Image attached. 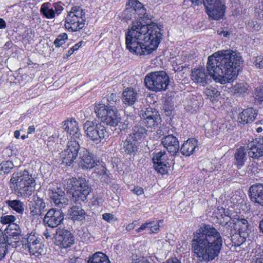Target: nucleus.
I'll use <instances>...</instances> for the list:
<instances>
[{"instance_id": "obj_1", "label": "nucleus", "mask_w": 263, "mask_h": 263, "mask_svg": "<svg viewBox=\"0 0 263 263\" xmlns=\"http://www.w3.org/2000/svg\"><path fill=\"white\" fill-rule=\"evenodd\" d=\"M220 233L213 226L202 224L193 233L191 241L194 259L200 263H209L217 258L222 248Z\"/></svg>"}, {"instance_id": "obj_2", "label": "nucleus", "mask_w": 263, "mask_h": 263, "mask_svg": "<svg viewBox=\"0 0 263 263\" xmlns=\"http://www.w3.org/2000/svg\"><path fill=\"white\" fill-rule=\"evenodd\" d=\"M160 28L156 24H145L133 22L126 33V45L129 51L137 55H147L155 50L161 40Z\"/></svg>"}, {"instance_id": "obj_3", "label": "nucleus", "mask_w": 263, "mask_h": 263, "mask_svg": "<svg viewBox=\"0 0 263 263\" xmlns=\"http://www.w3.org/2000/svg\"><path fill=\"white\" fill-rule=\"evenodd\" d=\"M242 62L239 52L230 49L221 50L208 57L206 70L216 82L230 83L237 77V68Z\"/></svg>"}, {"instance_id": "obj_4", "label": "nucleus", "mask_w": 263, "mask_h": 263, "mask_svg": "<svg viewBox=\"0 0 263 263\" xmlns=\"http://www.w3.org/2000/svg\"><path fill=\"white\" fill-rule=\"evenodd\" d=\"M10 185L16 194L26 198L35 191L36 182L32 175L27 171L24 170L12 174Z\"/></svg>"}, {"instance_id": "obj_5", "label": "nucleus", "mask_w": 263, "mask_h": 263, "mask_svg": "<svg viewBox=\"0 0 263 263\" xmlns=\"http://www.w3.org/2000/svg\"><path fill=\"white\" fill-rule=\"evenodd\" d=\"M145 86L150 90L157 92L166 90L170 84V78L164 71L152 72L145 77Z\"/></svg>"}, {"instance_id": "obj_6", "label": "nucleus", "mask_w": 263, "mask_h": 263, "mask_svg": "<svg viewBox=\"0 0 263 263\" xmlns=\"http://www.w3.org/2000/svg\"><path fill=\"white\" fill-rule=\"evenodd\" d=\"M95 112L98 118L101 119L100 124L115 127L121 122V118L115 109L108 107L103 103H96Z\"/></svg>"}, {"instance_id": "obj_7", "label": "nucleus", "mask_w": 263, "mask_h": 263, "mask_svg": "<svg viewBox=\"0 0 263 263\" xmlns=\"http://www.w3.org/2000/svg\"><path fill=\"white\" fill-rule=\"evenodd\" d=\"M70 183H72V187L74 190L72 193V200L79 204L84 202L87 196L91 192V187L85 179H76L72 178L70 179Z\"/></svg>"}, {"instance_id": "obj_8", "label": "nucleus", "mask_w": 263, "mask_h": 263, "mask_svg": "<svg viewBox=\"0 0 263 263\" xmlns=\"http://www.w3.org/2000/svg\"><path fill=\"white\" fill-rule=\"evenodd\" d=\"M84 129L87 137L92 142L99 144L105 138L106 133L104 125L87 121L84 125Z\"/></svg>"}, {"instance_id": "obj_9", "label": "nucleus", "mask_w": 263, "mask_h": 263, "mask_svg": "<svg viewBox=\"0 0 263 263\" xmlns=\"http://www.w3.org/2000/svg\"><path fill=\"white\" fill-rule=\"evenodd\" d=\"M141 123L147 127H154L161 122L160 115L156 109L148 107L142 110L140 114Z\"/></svg>"}, {"instance_id": "obj_10", "label": "nucleus", "mask_w": 263, "mask_h": 263, "mask_svg": "<svg viewBox=\"0 0 263 263\" xmlns=\"http://www.w3.org/2000/svg\"><path fill=\"white\" fill-rule=\"evenodd\" d=\"M152 160L154 168L158 173L163 175L167 172V168L171 166V163L165 151L154 152Z\"/></svg>"}, {"instance_id": "obj_11", "label": "nucleus", "mask_w": 263, "mask_h": 263, "mask_svg": "<svg viewBox=\"0 0 263 263\" xmlns=\"http://www.w3.org/2000/svg\"><path fill=\"white\" fill-rule=\"evenodd\" d=\"M80 149L79 142L71 140L67 143V148L62 152V163L70 166L78 157Z\"/></svg>"}, {"instance_id": "obj_12", "label": "nucleus", "mask_w": 263, "mask_h": 263, "mask_svg": "<svg viewBox=\"0 0 263 263\" xmlns=\"http://www.w3.org/2000/svg\"><path fill=\"white\" fill-rule=\"evenodd\" d=\"M126 6L123 13L126 20L131 19L136 14H137L138 17H142V15L145 13V9L137 0H129Z\"/></svg>"}, {"instance_id": "obj_13", "label": "nucleus", "mask_w": 263, "mask_h": 263, "mask_svg": "<svg viewBox=\"0 0 263 263\" xmlns=\"http://www.w3.org/2000/svg\"><path fill=\"white\" fill-rule=\"evenodd\" d=\"M49 195L52 202L58 208H64L69 204V200L65 197L64 192L60 187L50 189Z\"/></svg>"}, {"instance_id": "obj_14", "label": "nucleus", "mask_w": 263, "mask_h": 263, "mask_svg": "<svg viewBox=\"0 0 263 263\" xmlns=\"http://www.w3.org/2000/svg\"><path fill=\"white\" fill-rule=\"evenodd\" d=\"M64 219V214L61 210L50 209L44 217L43 222L46 226L55 228L61 224Z\"/></svg>"}, {"instance_id": "obj_15", "label": "nucleus", "mask_w": 263, "mask_h": 263, "mask_svg": "<svg viewBox=\"0 0 263 263\" xmlns=\"http://www.w3.org/2000/svg\"><path fill=\"white\" fill-rule=\"evenodd\" d=\"M11 231L7 237L6 242L7 252L8 249L11 247L13 248H16L22 245L21 241V231L18 224H13L10 226Z\"/></svg>"}, {"instance_id": "obj_16", "label": "nucleus", "mask_w": 263, "mask_h": 263, "mask_svg": "<svg viewBox=\"0 0 263 263\" xmlns=\"http://www.w3.org/2000/svg\"><path fill=\"white\" fill-rule=\"evenodd\" d=\"M30 214L34 216H40L45 210L46 203L41 195L36 193L29 202Z\"/></svg>"}, {"instance_id": "obj_17", "label": "nucleus", "mask_w": 263, "mask_h": 263, "mask_svg": "<svg viewBox=\"0 0 263 263\" xmlns=\"http://www.w3.org/2000/svg\"><path fill=\"white\" fill-rule=\"evenodd\" d=\"M248 155L254 159H259L263 156V138H256L248 143Z\"/></svg>"}, {"instance_id": "obj_18", "label": "nucleus", "mask_w": 263, "mask_h": 263, "mask_svg": "<svg viewBox=\"0 0 263 263\" xmlns=\"http://www.w3.org/2000/svg\"><path fill=\"white\" fill-rule=\"evenodd\" d=\"M56 241L62 248H67L74 243V237L67 230H60L57 232Z\"/></svg>"}, {"instance_id": "obj_19", "label": "nucleus", "mask_w": 263, "mask_h": 263, "mask_svg": "<svg viewBox=\"0 0 263 263\" xmlns=\"http://www.w3.org/2000/svg\"><path fill=\"white\" fill-rule=\"evenodd\" d=\"M74 15L68 14L65 20V28L72 32L78 31L82 29L86 21L84 18L76 17Z\"/></svg>"}, {"instance_id": "obj_20", "label": "nucleus", "mask_w": 263, "mask_h": 263, "mask_svg": "<svg viewBox=\"0 0 263 263\" xmlns=\"http://www.w3.org/2000/svg\"><path fill=\"white\" fill-rule=\"evenodd\" d=\"M191 77V79L195 83L201 86H204L209 83L211 81V78H213V76L209 72L207 74L205 69L202 68L192 70Z\"/></svg>"}, {"instance_id": "obj_21", "label": "nucleus", "mask_w": 263, "mask_h": 263, "mask_svg": "<svg viewBox=\"0 0 263 263\" xmlns=\"http://www.w3.org/2000/svg\"><path fill=\"white\" fill-rule=\"evenodd\" d=\"M161 143L173 156L176 155L179 150L178 140L172 134L163 137L161 139Z\"/></svg>"}, {"instance_id": "obj_22", "label": "nucleus", "mask_w": 263, "mask_h": 263, "mask_svg": "<svg viewBox=\"0 0 263 263\" xmlns=\"http://www.w3.org/2000/svg\"><path fill=\"white\" fill-rule=\"evenodd\" d=\"M249 196L252 202L263 206V184L252 185L249 189Z\"/></svg>"}, {"instance_id": "obj_23", "label": "nucleus", "mask_w": 263, "mask_h": 263, "mask_svg": "<svg viewBox=\"0 0 263 263\" xmlns=\"http://www.w3.org/2000/svg\"><path fill=\"white\" fill-rule=\"evenodd\" d=\"M27 241V248L31 254L38 256L44 253V245L35 235H30L28 236Z\"/></svg>"}, {"instance_id": "obj_24", "label": "nucleus", "mask_w": 263, "mask_h": 263, "mask_svg": "<svg viewBox=\"0 0 263 263\" xmlns=\"http://www.w3.org/2000/svg\"><path fill=\"white\" fill-rule=\"evenodd\" d=\"M62 128L71 135L74 140L80 138L82 136L78 127V123L74 119L71 118L63 122Z\"/></svg>"}, {"instance_id": "obj_25", "label": "nucleus", "mask_w": 263, "mask_h": 263, "mask_svg": "<svg viewBox=\"0 0 263 263\" xmlns=\"http://www.w3.org/2000/svg\"><path fill=\"white\" fill-rule=\"evenodd\" d=\"M257 116L256 110L251 107L248 108L239 114L238 120L242 124H249L255 121Z\"/></svg>"}, {"instance_id": "obj_26", "label": "nucleus", "mask_w": 263, "mask_h": 263, "mask_svg": "<svg viewBox=\"0 0 263 263\" xmlns=\"http://www.w3.org/2000/svg\"><path fill=\"white\" fill-rule=\"evenodd\" d=\"M80 158L81 159L80 163L83 169L90 170L97 165L87 149L83 148L81 151Z\"/></svg>"}, {"instance_id": "obj_27", "label": "nucleus", "mask_w": 263, "mask_h": 263, "mask_svg": "<svg viewBox=\"0 0 263 263\" xmlns=\"http://www.w3.org/2000/svg\"><path fill=\"white\" fill-rule=\"evenodd\" d=\"M138 98L137 91L132 87L126 88L122 92V101L127 106L134 105Z\"/></svg>"}, {"instance_id": "obj_28", "label": "nucleus", "mask_w": 263, "mask_h": 263, "mask_svg": "<svg viewBox=\"0 0 263 263\" xmlns=\"http://www.w3.org/2000/svg\"><path fill=\"white\" fill-rule=\"evenodd\" d=\"M121 149L128 155H135L138 150V142L131 135H128L121 144Z\"/></svg>"}, {"instance_id": "obj_29", "label": "nucleus", "mask_w": 263, "mask_h": 263, "mask_svg": "<svg viewBox=\"0 0 263 263\" xmlns=\"http://www.w3.org/2000/svg\"><path fill=\"white\" fill-rule=\"evenodd\" d=\"M163 220H159L157 221H146L143 223L140 227L136 230L137 233H139L144 230L149 229L150 230L149 234L158 233L159 231L160 224H162Z\"/></svg>"}, {"instance_id": "obj_30", "label": "nucleus", "mask_w": 263, "mask_h": 263, "mask_svg": "<svg viewBox=\"0 0 263 263\" xmlns=\"http://www.w3.org/2000/svg\"><path fill=\"white\" fill-rule=\"evenodd\" d=\"M205 9L210 17L213 20H218L223 17L225 8L224 5L219 4L216 5V6L211 8H205Z\"/></svg>"}, {"instance_id": "obj_31", "label": "nucleus", "mask_w": 263, "mask_h": 263, "mask_svg": "<svg viewBox=\"0 0 263 263\" xmlns=\"http://www.w3.org/2000/svg\"><path fill=\"white\" fill-rule=\"evenodd\" d=\"M197 145V140L194 138L189 139L184 142L180 148V152L186 156L193 154Z\"/></svg>"}, {"instance_id": "obj_32", "label": "nucleus", "mask_w": 263, "mask_h": 263, "mask_svg": "<svg viewBox=\"0 0 263 263\" xmlns=\"http://www.w3.org/2000/svg\"><path fill=\"white\" fill-rule=\"evenodd\" d=\"M5 203L6 205L18 214H22L24 212V203L19 199L7 200L5 201Z\"/></svg>"}, {"instance_id": "obj_33", "label": "nucleus", "mask_w": 263, "mask_h": 263, "mask_svg": "<svg viewBox=\"0 0 263 263\" xmlns=\"http://www.w3.org/2000/svg\"><path fill=\"white\" fill-rule=\"evenodd\" d=\"M147 130L142 126L137 125L133 127L132 132L128 135H131L135 141L138 142L147 135Z\"/></svg>"}, {"instance_id": "obj_34", "label": "nucleus", "mask_w": 263, "mask_h": 263, "mask_svg": "<svg viewBox=\"0 0 263 263\" xmlns=\"http://www.w3.org/2000/svg\"><path fill=\"white\" fill-rule=\"evenodd\" d=\"M234 158L235 159V164L239 169L241 168L244 165L247 160L246 154L243 147H240L237 149Z\"/></svg>"}, {"instance_id": "obj_35", "label": "nucleus", "mask_w": 263, "mask_h": 263, "mask_svg": "<svg viewBox=\"0 0 263 263\" xmlns=\"http://www.w3.org/2000/svg\"><path fill=\"white\" fill-rule=\"evenodd\" d=\"M71 219L75 220L81 221L85 217V213L82 208L78 205H73L71 208L70 213Z\"/></svg>"}, {"instance_id": "obj_36", "label": "nucleus", "mask_w": 263, "mask_h": 263, "mask_svg": "<svg viewBox=\"0 0 263 263\" xmlns=\"http://www.w3.org/2000/svg\"><path fill=\"white\" fill-rule=\"evenodd\" d=\"M204 128L207 137H212L217 134L219 128L217 122L214 121L206 123L204 125Z\"/></svg>"}, {"instance_id": "obj_37", "label": "nucleus", "mask_w": 263, "mask_h": 263, "mask_svg": "<svg viewBox=\"0 0 263 263\" xmlns=\"http://www.w3.org/2000/svg\"><path fill=\"white\" fill-rule=\"evenodd\" d=\"M87 263H110L108 257L103 253L97 252L90 257Z\"/></svg>"}, {"instance_id": "obj_38", "label": "nucleus", "mask_w": 263, "mask_h": 263, "mask_svg": "<svg viewBox=\"0 0 263 263\" xmlns=\"http://www.w3.org/2000/svg\"><path fill=\"white\" fill-rule=\"evenodd\" d=\"M50 4L49 3H45L42 5L40 12L44 17L48 19H52L55 17V14L53 10L50 7Z\"/></svg>"}, {"instance_id": "obj_39", "label": "nucleus", "mask_w": 263, "mask_h": 263, "mask_svg": "<svg viewBox=\"0 0 263 263\" xmlns=\"http://www.w3.org/2000/svg\"><path fill=\"white\" fill-rule=\"evenodd\" d=\"M236 222L237 224L239 227V233H246L248 235L251 234V226L249 224L248 221L246 219L238 218Z\"/></svg>"}, {"instance_id": "obj_40", "label": "nucleus", "mask_w": 263, "mask_h": 263, "mask_svg": "<svg viewBox=\"0 0 263 263\" xmlns=\"http://www.w3.org/2000/svg\"><path fill=\"white\" fill-rule=\"evenodd\" d=\"M232 242L235 246H239L245 242L247 239H249V235L246 233H238V234H233L231 236Z\"/></svg>"}, {"instance_id": "obj_41", "label": "nucleus", "mask_w": 263, "mask_h": 263, "mask_svg": "<svg viewBox=\"0 0 263 263\" xmlns=\"http://www.w3.org/2000/svg\"><path fill=\"white\" fill-rule=\"evenodd\" d=\"M14 167V164L11 161H7L2 162L0 164V174L5 175L8 174Z\"/></svg>"}, {"instance_id": "obj_42", "label": "nucleus", "mask_w": 263, "mask_h": 263, "mask_svg": "<svg viewBox=\"0 0 263 263\" xmlns=\"http://www.w3.org/2000/svg\"><path fill=\"white\" fill-rule=\"evenodd\" d=\"M174 109V104L172 100L167 98L165 100L163 106V110L166 116H170Z\"/></svg>"}, {"instance_id": "obj_43", "label": "nucleus", "mask_w": 263, "mask_h": 263, "mask_svg": "<svg viewBox=\"0 0 263 263\" xmlns=\"http://www.w3.org/2000/svg\"><path fill=\"white\" fill-rule=\"evenodd\" d=\"M204 93L207 97L212 101L220 95V92L215 88L210 86L206 88Z\"/></svg>"}, {"instance_id": "obj_44", "label": "nucleus", "mask_w": 263, "mask_h": 263, "mask_svg": "<svg viewBox=\"0 0 263 263\" xmlns=\"http://www.w3.org/2000/svg\"><path fill=\"white\" fill-rule=\"evenodd\" d=\"M68 14H75L76 17L82 18L86 20L85 12L84 10L79 6H73Z\"/></svg>"}, {"instance_id": "obj_45", "label": "nucleus", "mask_w": 263, "mask_h": 263, "mask_svg": "<svg viewBox=\"0 0 263 263\" xmlns=\"http://www.w3.org/2000/svg\"><path fill=\"white\" fill-rule=\"evenodd\" d=\"M5 238L2 231L0 229V260L2 259L7 253L6 242L4 241Z\"/></svg>"}, {"instance_id": "obj_46", "label": "nucleus", "mask_w": 263, "mask_h": 263, "mask_svg": "<svg viewBox=\"0 0 263 263\" xmlns=\"http://www.w3.org/2000/svg\"><path fill=\"white\" fill-rule=\"evenodd\" d=\"M16 220V217L12 215H7L2 216L1 217L0 222L3 224H9V227L10 228L11 224H15L13 223Z\"/></svg>"}, {"instance_id": "obj_47", "label": "nucleus", "mask_w": 263, "mask_h": 263, "mask_svg": "<svg viewBox=\"0 0 263 263\" xmlns=\"http://www.w3.org/2000/svg\"><path fill=\"white\" fill-rule=\"evenodd\" d=\"M67 39L68 36L66 33L60 34L54 41V45L56 47H60L65 43Z\"/></svg>"}, {"instance_id": "obj_48", "label": "nucleus", "mask_w": 263, "mask_h": 263, "mask_svg": "<svg viewBox=\"0 0 263 263\" xmlns=\"http://www.w3.org/2000/svg\"><path fill=\"white\" fill-rule=\"evenodd\" d=\"M107 101L109 102V104L108 106V107L114 108V103L116 104L117 102H119L120 100L119 96L117 93H112L110 94L109 96L107 98Z\"/></svg>"}, {"instance_id": "obj_49", "label": "nucleus", "mask_w": 263, "mask_h": 263, "mask_svg": "<svg viewBox=\"0 0 263 263\" xmlns=\"http://www.w3.org/2000/svg\"><path fill=\"white\" fill-rule=\"evenodd\" d=\"M205 8H211L216 5L221 4L220 0H202Z\"/></svg>"}, {"instance_id": "obj_50", "label": "nucleus", "mask_w": 263, "mask_h": 263, "mask_svg": "<svg viewBox=\"0 0 263 263\" xmlns=\"http://www.w3.org/2000/svg\"><path fill=\"white\" fill-rule=\"evenodd\" d=\"M52 8L55 15H59L60 14L64 9L63 7V4L61 2L54 3Z\"/></svg>"}, {"instance_id": "obj_51", "label": "nucleus", "mask_w": 263, "mask_h": 263, "mask_svg": "<svg viewBox=\"0 0 263 263\" xmlns=\"http://www.w3.org/2000/svg\"><path fill=\"white\" fill-rule=\"evenodd\" d=\"M248 86L247 84L243 83H239L236 86L235 90H236L238 93L241 94L245 92H247L248 90Z\"/></svg>"}, {"instance_id": "obj_52", "label": "nucleus", "mask_w": 263, "mask_h": 263, "mask_svg": "<svg viewBox=\"0 0 263 263\" xmlns=\"http://www.w3.org/2000/svg\"><path fill=\"white\" fill-rule=\"evenodd\" d=\"M256 16L261 20H263V1L259 3L255 9Z\"/></svg>"}, {"instance_id": "obj_53", "label": "nucleus", "mask_w": 263, "mask_h": 263, "mask_svg": "<svg viewBox=\"0 0 263 263\" xmlns=\"http://www.w3.org/2000/svg\"><path fill=\"white\" fill-rule=\"evenodd\" d=\"M255 94L256 99L260 102H263V86L257 87Z\"/></svg>"}, {"instance_id": "obj_54", "label": "nucleus", "mask_w": 263, "mask_h": 263, "mask_svg": "<svg viewBox=\"0 0 263 263\" xmlns=\"http://www.w3.org/2000/svg\"><path fill=\"white\" fill-rule=\"evenodd\" d=\"M102 218L109 223H111L117 220V219L114 216L113 214L108 213L103 214L102 215Z\"/></svg>"}, {"instance_id": "obj_55", "label": "nucleus", "mask_w": 263, "mask_h": 263, "mask_svg": "<svg viewBox=\"0 0 263 263\" xmlns=\"http://www.w3.org/2000/svg\"><path fill=\"white\" fill-rule=\"evenodd\" d=\"M256 68H263V57L259 56L255 58L254 63Z\"/></svg>"}, {"instance_id": "obj_56", "label": "nucleus", "mask_w": 263, "mask_h": 263, "mask_svg": "<svg viewBox=\"0 0 263 263\" xmlns=\"http://www.w3.org/2000/svg\"><path fill=\"white\" fill-rule=\"evenodd\" d=\"M184 3L189 5V2L191 3V5H190L192 7H195L196 6H199L201 4L202 1L201 0H184Z\"/></svg>"}, {"instance_id": "obj_57", "label": "nucleus", "mask_w": 263, "mask_h": 263, "mask_svg": "<svg viewBox=\"0 0 263 263\" xmlns=\"http://www.w3.org/2000/svg\"><path fill=\"white\" fill-rule=\"evenodd\" d=\"M248 24L249 27L255 30H258L259 29V25L256 21L250 20L248 22Z\"/></svg>"}, {"instance_id": "obj_58", "label": "nucleus", "mask_w": 263, "mask_h": 263, "mask_svg": "<svg viewBox=\"0 0 263 263\" xmlns=\"http://www.w3.org/2000/svg\"><path fill=\"white\" fill-rule=\"evenodd\" d=\"M149 16H150L145 13L144 15H142V17H138V18L141 19V22L144 24H145V22H148V24H155L152 22L151 17Z\"/></svg>"}, {"instance_id": "obj_59", "label": "nucleus", "mask_w": 263, "mask_h": 263, "mask_svg": "<svg viewBox=\"0 0 263 263\" xmlns=\"http://www.w3.org/2000/svg\"><path fill=\"white\" fill-rule=\"evenodd\" d=\"M131 191L135 194H136L138 196L141 195L144 193L143 189L139 186H135L133 189L131 190Z\"/></svg>"}, {"instance_id": "obj_60", "label": "nucleus", "mask_w": 263, "mask_h": 263, "mask_svg": "<svg viewBox=\"0 0 263 263\" xmlns=\"http://www.w3.org/2000/svg\"><path fill=\"white\" fill-rule=\"evenodd\" d=\"M132 263H151V262L144 257H139L137 259H134Z\"/></svg>"}, {"instance_id": "obj_61", "label": "nucleus", "mask_w": 263, "mask_h": 263, "mask_svg": "<svg viewBox=\"0 0 263 263\" xmlns=\"http://www.w3.org/2000/svg\"><path fill=\"white\" fill-rule=\"evenodd\" d=\"M106 169L103 166H101L100 169L96 168L95 170V173L97 174L98 175L102 176L106 175Z\"/></svg>"}, {"instance_id": "obj_62", "label": "nucleus", "mask_w": 263, "mask_h": 263, "mask_svg": "<svg viewBox=\"0 0 263 263\" xmlns=\"http://www.w3.org/2000/svg\"><path fill=\"white\" fill-rule=\"evenodd\" d=\"M121 125H119L120 127L121 130H124L128 127V122L127 121H124V122H120Z\"/></svg>"}, {"instance_id": "obj_63", "label": "nucleus", "mask_w": 263, "mask_h": 263, "mask_svg": "<svg viewBox=\"0 0 263 263\" xmlns=\"http://www.w3.org/2000/svg\"><path fill=\"white\" fill-rule=\"evenodd\" d=\"M43 235L47 240L52 239V235L50 234L47 229L43 232Z\"/></svg>"}, {"instance_id": "obj_64", "label": "nucleus", "mask_w": 263, "mask_h": 263, "mask_svg": "<svg viewBox=\"0 0 263 263\" xmlns=\"http://www.w3.org/2000/svg\"><path fill=\"white\" fill-rule=\"evenodd\" d=\"M166 263H181L176 257H174L168 259Z\"/></svg>"}]
</instances>
